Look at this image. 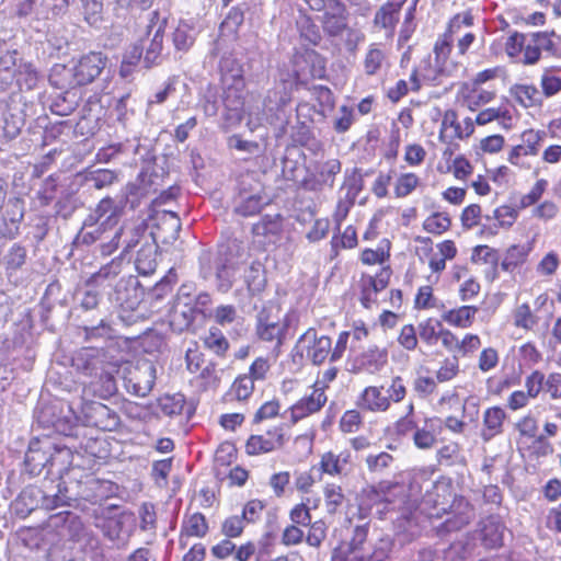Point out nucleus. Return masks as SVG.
Instances as JSON below:
<instances>
[{"label": "nucleus", "mask_w": 561, "mask_h": 561, "mask_svg": "<svg viewBox=\"0 0 561 561\" xmlns=\"http://www.w3.org/2000/svg\"><path fill=\"white\" fill-rule=\"evenodd\" d=\"M473 24L474 15L470 9L449 18L444 32L437 36L433 46L435 67L430 58L421 60L410 75L412 91L419 92L423 82L433 83L439 75L450 76L462 67L460 58L468 55L477 41V35L471 31L466 32L457 38L456 45L454 44L455 36L462 28L471 27Z\"/></svg>", "instance_id": "f257e3e1"}, {"label": "nucleus", "mask_w": 561, "mask_h": 561, "mask_svg": "<svg viewBox=\"0 0 561 561\" xmlns=\"http://www.w3.org/2000/svg\"><path fill=\"white\" fill-rule=\"evenodd\" d=\"M293 64V71L287 72L273 89L268 90L264 100L266 107L274 102L277 111L283 110L291 102L294 90L308 84L311 80L324 79L327 76L325 58L313 49L295 54Z\"/></svg>", "instance_id": "f03ea898"}, {"label": "nucleus", "mask_w": 561, "mask_h": 561, "mask_svg": "<svg viewBox=\"0 0 561 561\" xmlns=\"http://www.w3.org/2000/svg\"><path fill=\"white\" fill-rule=\"evenodd\" d=\"M554 31H538L529 34L513 31L504 42V50L508 59L524 67L536 66L542 59V51L554 55L558 44Z\"/></svg>", "instance_id": "7ed1b4c3"}, {"label": "nucleus", "mask_w": 561, "mask_h": 561, "mask_svg": "<svg viewBox=\"0 0 561 561\" xmlns=\"http://www.w3.org/2000/svg\"><path fill=\"white\" fill-rule=\"evenodd\" d=\"M414 242L417 244L415 254L422 263L427 265L430 271L426 277L435 280H440L447 268V263L453 262L459 255V249L454 239L434 242L431 237L415 236Z\"/></svg>", "instance_id": "20e7f679"}, {"label": "nucleus", "mask_w": 561, "mask_h": 561, "mask_svg": "<svg viewBox=\"0 0 561 561\" xmlns=\"http://www.w3.org/2000/svg\"><path fill=\"white\" fill-rule=\"evenodd\" d=\"M408 393L404 379L393 376L387 389L382 385L366 386L357 396L355 404L363 412L385 413L393 403L402 402Z\"/></svg>", "instance_id": "39448f33"}, {"label": "nucleus", "mask_w": 561, "mask_h": 561, "mask_svg": "<svg viewBox=\"0 0 561 561\" xmlns=\"http://www.w3.org/2000/svg\"><path fill=\"white\" fill-rule=\"evenodd\" d=\"M350 335V331H341L333 345V341L329 335H318L314 328H309L300 336L299 341L310 340L306 351L307 358L313 365L320 366L325 362L335 363L343 358L348 346Z\"/></svg>", "instance_id": "423d86ee"}, {"label": "nucleus", "mask_w": 561, "mask_h": 561, "mask_svg": "<svg viewBox=\"0 0 561 561\" xmlns=\"http://www.w3.org/2000/svg\"><path fill=\"white\" fill-rule=\"evenodd\" d=\"M288 323L280 316V307L276 305L263 306L256 314L255 335L257 340L273 346L275 357L280 353L285 342Z\"/></svg>", "instance_id": "0eeeda50"}, {"label": "nucleus", "mask_w": 561, "mask_h": 561, "mask_svg": "<svg viewBox=\"0 0 561 561\" xmlns=\"http://www.w3.org/2000/svg\"><path fill=\"white\" fill-rule=\"evenodd\" d=\"M291 439L290 425L277 423L262 433L249 435L244 444V453L250 457L273 454L283 450Z\"/></svg>", "instance_id": "6e6552de"}, {"label": "nucleus", "mask_w": 561, "mask_h": 561, "mask_svg": "<svg viewBox=\"0 0 561 561\" xmlns=\"http://www.w3.org/2000/svg\"><path fill=\"white\" fill-rule=\"evenodd\" d=\"M546 131L536 128H526L519 136V142L512 145L506 152V161L517 171L531 169L530 158L539 154Z\"/></svg>", "instance_id": "1a4fd4ad"}, {"label": "nucleus", "mask_w": 561, "mask_h": 561, "mask_svg": "<svg viewBox=\"0 0 561 561\" xmlns=\"http://www.w3.org/2000/svg\"><path fill=\"white\" fill-rule=\"evenodd\" d=\"M473 133L474 122L471 117H465L462 122H459L455 110L445 111L438 134L439 141L446 145L442 152L443 159L450 160L459 149V144L455 142V139L462 140L469 138Z\"/></svg>", "instance_id": "9d476101"}, {"label": "nucleus", "mask_w": 561, "mask_h": 561, "mask_svg": "<svg viewBox=\"0 0 561 561\" xmlns=\"http://www.w3.org/2000/svg\"><path fill=\"white\" fill-rule=\"evenodd\" d=\"M461 496L456 493L451 478L442 476L426 491L422 502L423 512L428 518L440 519L445 516L446 510Z\"/></svg>", "instance_id": "9b49d317"}, {"label": "nucleus", "mask_w": 561, "mask_h": 561, "mask_svg": "<svg viewBox=\"0 0 561 561\" xmlns=\"http://www.w3.org/2000/svg\"><path fill=\"white\" fill-rule=\"evenodd\" d=\"M392 270L383 266L376 274L362 273L356 283V291L360 306L364 309H371L378 300V294L385 290L391 278Z\"/></svg>", "instance_id": "f8f14e48"}, {"label": "nucleus", "mask_w": 561, "mask_h": 561, "mask_svg": "<svg viewBox=\"0 0 561 561\" xmlns=\"http://www.w3.org/2000/svg\"><path fill=\"white\" fill-rule=\"evenodd\" d=\"M311 391L288 407L289 425H296L316 414H319L328 402V394L312 386Z\"/></svg>", "instance_id": "ddd939ff"}, {"label": "nucleus", "mask_w": 561, "mask_h": 561, "mask_svg": "<svg viewBox=\"0 0 561 561\" xmlns=\"http://www.w3.org/2000/svg\"><path fill=\"white\" fill-rule=\"evenodd\" d=\"M284 220V216L280 214L262 216L251 227L253 242L257 243L263 250L277 244L283 238Z\"/></svg>", "instance_id": "4468645a"}, {"label": "nucleus", "mask_w": 561, "mask_h": 561, "mask_svg": "<svg viewBox=\"0 0 561 561\" xmlns=\"http://www.w3.org/2000/svg\"><path fill=\"white\" fill-rule=\"evenodd\" d=\"M368 530L367 525L355 526L350 540H341L333 548L330 561H366L364 546Z\"/></svg>", "instance_id": "2eb2a0df"}, {"label": "nucleus", "mask_w": 561, "mask_h": 561, "mask_svg": "<svg viewBox=\"0 0 561 561\" xmlns=\"http://www.w3.org/2000/svg\"><path fill=\"white\" fill-rule=\"evenodd\" d=\"M492 216H484V222L478 229L477 236L481 239L496 237L502 230L511 229L518 219V209L508 204L495 207Z\"/></svg>", "instance_id": "dca6fc26"}, {"label": "nucleus", "mask_w": 561, "mask_h": 561, "mask_svg": "<svg viewBox=\"0 0 561 561\" xmlns=\"http://www.w3.org/2000/svg\"><path fill=\"white\" fill-rule=\"evenodd\" d=\"M342 163L339 159L332 158L322 162H316L313 169L304 179L302 185L306 190L320 192L324 188H332L336 175L341 173Z\"/></svg>", "instance_id": "f3484780"}, {"label": "nucleus", "mask_w": 561, "mask_h": 561, "mask_svg": "<svg viewBox=\"0 0 561 561\" xmlns=\"http://www.w3.org/2000/svg\"><path fill=\"white\" fill-rule=\"evenodd\" d=\"M444 522L437 527L438 535L459 531L467 527L476 516L474 506L462 495L446 510Z\"/></svg>", "instance_id": "a211bd4d"}, {"label": "nucleus", "mask_w": 561, "mask_h": 561, "mask_svg": "<svg viewBox=\"0 0 561 561\" xmlns=\"http://www.w3.org/2000/svg\"><path fill=\"white\" fill-rule=\"evenodd\" d=\"M399 486L398 482L382 480L375 484H369L362 491L363 504L369 508H377V513H383L390 504L396 502L394 490Z\"/></svg>", "instance_id": "6ab92c4d"}, {"label": "nucleus", "mask_w": 561, "mask_h": 561, "mask_svg": "<svg viewBox=\"0 0 561 561\" xmlns=\"http://www.w3.org/2000/svg\"><path fill=\"white\" fill-rule=\"evenodd\" d=\"M107 58L101 51L83 55L73 68V78L79 85L93 82L105 68Z\"/></svg>", "instance_id": "aec40b11"}, {"label": "nucleus", "mask_w": 561, "mask_h": 561, "mask_svg": "<svg viewBox=\"0 0 561 561\" xmlns=\"http://www.w3.org/2000/svg\"><path fill=\"white\" fill-rule=\"evenodd\" d=\"M209 533V523L201 512H185L179 531V547L185 549L192 538L202 539Z\"/></svg>", "instance_id": "412c9836"}, {"label": "nucleus", "mask_w": 561, "mask_h": 561, "mask_svg": "<svg viewBox=\"0 0 561 561\" xmlns=\"http://www.w3.org/2000/svg\"><path fill=\"white\" fill-rule=\"evenodd\" d=\"M388 350L375 344L368 346L355 358L353 370L375 375L380 373L388 365Z\"/></svg>", "instance_id": "4be33fe9"}, {"label": "nucleus", "mask_w": 561, "mask_h": 561, "mask_svg": "<svg viewBox=\"0 0 561 561\" xmlns=\"http://www.w3.org/2000/svg\"><path fill=\"white\" fill-rule=\"evenodd\" d=\"M482 340L479 334L466 332L461 336L450 330L445 351L459 358H470L481 348Z\"/></svg>", "instance_id": "5701e85b"}, {"label": "nucleus", "mask_w": 561, "mask_h": 561, "mask_svg": "<svg viewBox=\"0 0 561 561\" xmlns=\"http://www.w3.org/2000/svg\"><path fill=\"white\" fill-rule=\"evenodd\" d=\"M496 96L495 91L486 90L473 82H465L457 92V100L469 111L476 112L481 106L489 104Z\"/></svg>", "instance_id": "b1692460"}, {"label": "nucleus", "mask_w": 561, "mask_h": 561, "mask_svg": "<svg viewBox=\"0 0 561 561\" xmlns=\"http://www.w3.org/2000/svg\"><path fill=\"white\" fill-rule=\"evenodd\" d=\"M479 310L477 305L463 304L444 310L440 314V319L449 328L468 330L474 325Z\"/></svg>", "instance_id": "393cba45"}, {"label": "nucleus", "mask_w": 561, "mask_h": 561, "mask_svg": "<svg viewBox=\"0 0 561 561\" xmlns=\"http://www.w3.org/2000/svg\"><path fill=\"white\" fill-rule=\"evenodd\" d=\"M516 448L523 458L530 461H539L554 453L552 443L542 434L516 442Z\"/></svg>", "instance_id": "a878e982"}, {"label": "nucleus", "mask_w": 561, "mask_h": 561, "mask_svg": "<svg viewBox=\"0 0 561 561\" xmlns=\"http://www.w3.org/2000/svg\"><path fill=\"white\" fill-rule=\"evenodd\" d=\"M450 330L451 329L443 325L442 319L438 320L432 317L422 320L417 324L419 336L423 344L426 346H434L439 342L444 350Z\"/></svg>", "instance_id": "bb28decb"}, {"label": "nucleus", "mask_w": 561, "mask_h": 561, "mask_svg": "<svg viewBox=\"0 0 561 561\" xmlns=\"http://www.w3.org/2000/svg\"><path fill=\"white\" fill-rule=\"evenodd\" d=\"M426 284L420 285L413 297V309L417 312L440 310L444 302L436 295V286L439 280L425 277Z\"/></svg>", "instance_id": "cd10ccee"}, {"label": "nucleus", "mask_w": 561, "mask_h": 561, "mask_svg": "<svg viewBox=\"0 0 561 561\" xmlns=\"http://www.w3.org/2000/svg\"><path fill=\"white\" fill-rule=\"evenodd\" d=\"M124 213V206L118 205L111 196H105L96 204L93 215L88 220L93 224L102 222L104 226L116 228Z\"/></svg>", "instance_id": "c85d7f7f"}, {"label": "nucleus", "mask_w": 561, "mask_h": 561, "mask_svg": "<svg viewBox=\"0 0 561 561\" xmlns=\"http://www.w3.org/2000/svg\"><path fill=\"white\" fill-rule=\"evenodd\" d=\"M352 454L348 449H344L339 454L328 450L321 455L318 469L322 474L340 477L344 473L345 467L352 465Z\"/></svg>", "instance_id": "c756f323"}, {"label": "nucleus", "mask_w": 561, "mask_h": 561, "mask_svg": "<svg viewBox=\"0 0 561 561\" xmlns=\"http://www.w3.org/2000/svg\"><path fill=\"white\" fill-rule=\"evenodd\" d=\"M473 122L474 125L477 124L479 126L497 122L499 126L504 130H511L515 124L514 115L507 105L483 108L478 112Z\"/></svg>", "instance_id": "7c9ffc66"}, {"label": "nucleus", "mask_w": 561, "mask_h": 561, "mask_svg": "<svg viewBox=\"0 0 561 561\" xmlns=\"http://www.w3.org/2000/svg\"><path fill=\"white\" fill-rule=\"evenodd\" d=\"M405 2L407 0H388L383 3L375 13V26L383 28L392 35L399 23L400 12Z\"/></svg>", "instance_id": "2f4dec72"}, {"label": "nucleus", "mask_w": 561, "mask_h": 561, "mask_svg": "<svg viewBox=\"0 0 561 561\" xmlns=\"http://www.w3.org/2000/svg\"><path fill=\"white\" fill-rule=\"evenodd\" d=\"M87 415L90 422L102 431H113L119 424V416L101 402H91Z\"/></svg>", "instance_id": "473e14b6"}, {"label": "nucleus", "mask_w": 561, "mask_h": 561, "mask_svg": "<svg viewBox=\"0 0 561 561\" xmlns=\"http://www.w3.org/2000/svg\"><path fill=\"white\" fill-rule=\"evenodd\" d=\"M392 243L388 238H382L375 249L364 248L360 250L358 260L364 266L379 265L390 266Z\"/></svg>", "instance_id": "72a5a7b5"}, {"label": "nucleus", "mask_w": 561, "mask_h": 561, "mask_svg": "<svg viewBox=\"0 0 561 561\" xmlns=\"http://www.w3.org/2000/svg\"><path fill=\"white\" fill-rule=\"evenodd\" d=\"M533 251L530 243H515L510 245L501 262V268L507 273H514L527 264Z\"/></svg>", "instance_id": "f704fd0d"}, {"label": "nucleus", "mask_w": 561, "mask_h": 561, "mask_svg": "<svg viewBox=\"0 0 561 561\" xmlns=\"http://www.w3.org/2000/svg\"><path fill=\"white\" fill-rule=\"evenodd\" d=\"M453 227V217L446 209L431 211L422 221V230L432 237H442Z\"/></svg>", "instance_id": "c9c22d12"}, {"label": "nucleus", "mask_w": 561, "mask_h": 561, "mask_svg": "<svg viewBox=\"0 0 561 561\" xmlns=\"http://www.w3.org/2000/svg\"><path fill=\"white\" fill-rule=\"evenodd\" d=\"M510 95L526 110L542 105V95L534 83H515L510 88Z\"/></svg>", "instance_id": "e433bc0d"}, {"label": "nucleus", "mask_w": 561, "mask_h": 561, "mask_svg": "<svg viewBox=\"0 0 561 561\" xmlns=\"http://www.w3.org/2000/svg\"><path fill=\"white\" fill-rule=\"evenodd\" d=\"M507 415L503 408L499 405L485 409L482 417L481 436L484 440H490L503 432L504 422Z\"/></svg>", "instance_id": "4c0bfd02"}, {"label": "nucleus", "mask_w": 561, "mask_h": 561, "mask_svg": "<svg viewBox=\"0 0 561 561\" xmlns=\"http://www.w3.org/2000/svg\"><path fill=\"white\" fill-rule=\"evenodd\" d=\"M447 164L443 168L440 164L437 167V171L442 174H451L453 178L460 182H467L473 174V163L463 154H454L450 160L445 159Z\"/></svg>", "instance_id": "58836bf2"}, {"label": "nucleus", "mask_w": 561, "mask_h": 561, "mask_svg": "<svg viewBox=\"0 0 561 561\" xmlns=\"http://www.w3.org/2000/svg\"><path fill=\"white\" fill-rule=\"evenodd\" d=\"M217 367L218 365L216 362L208 360L205 367L194 374L195 376L191 380L192 385L202 392L216 390L221 382Z\"/></svg>", "instance_id": "ea45409f"}, {"label": "nucleus", "mask_w": 561, "mask_h": 561, "mask_svg": "<svg viewBox=\"0 0 561 561\" xmlns=\"http://www.w3.org/2000/svg\"><path fill=\"white\" fill-rule=\"evenodd\" d=\"M439 427L436 426L435 417L424 420L422 427H417L413 433V443L416 448L427 450L433 448L437 443V434Z\"/></svg>", "instance_id": "a19ab883"}, {"label": "nucleus", "mask_w": 561, "mask_h": 561, "mask_svg": "<svg viewBox=\"0 0 561 561\" xmlns=\"http://www.w3.org/2000/svg\"><path fill=\"white\" fill-rule=\"evenodd\" d=\"M423 186L422 178L412 171L398 174L393 182V196L405 198Z\"/></svg>", "instance_id": "79ce46f5"}, {"label": "nucleus", "mask_w": 561, "mask_h": 561, "mask_svg": "<svg viewBox=\"0 0 561 561\" xmlns=\"http://www.w3.org/2000/svg\"><path fill=\"white\" fill-rule=\"evenodd\" d=\"M358 245L357 230L348 225L340 233H334L330 241L331 256L337 257L342 250H352Z\"/></svg>", "instance_id": "37998d69"}, {"label": "nucleus", "mask_w": 561, "mask_h": 561, "mask_svg": "<svg viewBox=\"0 0 561 561\" xmlns=\"http://www.w3.org/2000/svg\"><path fill=\"white\" fill-rule=\"evenodd\" d=\"M385 65H387V54L382 49L381 44H370L363 59L365 73L367 76H375Z\"/></svg>", "instance_id": "c03bdc74"}, {"label": "nucleus", "mask_w": 561, "mask_h": 561, "mask_svg": "<svg viewBox=\"0 0 561 561\" xmlns=\"http://www.w3.org/2000/svg\"><path fill=\"white\" fill-rule=\"evenodd\" d=\"M254 392V380L247 374L236 377L225 397L228 400L247 401Z\"/></svg>", "instance_id": "a18cd8bd"}, {"label": "nucleus", "mask_w": 561, "mask_h": 561, "mask_svg": "<svg viewBox=\"0 0 561 561\" xmlns=\"http://www.w3.org/2000/svg\"><path fill=\"white\" fill-rule=\"evenodd\" d=\"M203 345L216 356L225 358L230 344L222 331L217 327H210L207 334L202 337Z\"/></svg>", "instance_id": "49530a36"}, {"label": "nucleus", "mask_w": 561, "mask_h": 561, "mask_svg": "<svg viewBox=\"0 0 561 561\" xmlns=\"http://www.w3.org/2000/svg\"><path fill=\"white\" fill-rule=\"evenodd\" d=\"M323 499L325 512L335 515L340 512L346 501L343 488L334 482L325 483L323 486Z\"/></svg>", "instance_id": "de8ad7c7"}, {"label": "nucleus", "mask_w": 561, "mask_h": 561, "mask_svg": "<svg viewBox=\"0 0 561 561\" xmlns=\"http://www.w3.org/2000/svg\"><path fill=\"white\" fill-rule=\"evenodd\" d=\"M165 27L167 21L163 20L154 30L153 36L148 47L146 48L144 61L147 68H150L153 65H156L162 54Z\"/></svg>", "instance_id": "09e8293b"}, {"label": "nucleus", "mask_w": 561, "mask_h": 561, "mask_svg": "<svg viewBox=\"0 0 561 561\" xmlns=\"http://www.w3.org/2000/svg\"><path fill=\"white\" fill-rule=\"evenodd\" d=\"M483 210L479 203L466 205L459 214L460 227L463 231H472L483 225Z\"/></svg>", "instance_id": "8fccbe9b"}, {"label": "nucleus", "mask_w": 561, "mask_h": 561, "mask_svg": "<svg viewBox=\"0 0 561 561\" xmlns=\"http://www.w3.org/2000/svg\"><path fill=\"white\" fill-rule=\"evenodd\" d=\"M539 318L529 302L517 305L513 310V324L517 329L531 331L538 324Z\"/></svg>", "instance_id": "3c124183"}, {"label": "nucleus", "mask_w": 561, "mask_h": 561, "mask_svg": "<svg viewBox=\"0 0 561 561\" xmlns=\"http://www.w3.org/2000/svg\"><path fill=\"white\" fill-rule=\"evenodd\" d=\"M540 93L546 99L553 98L561 92V76L553 67L545 68L540 75Z\"/></svg>", "instance_id": "603ef678"}, {"label": "nucleus", "mask_w": 561, "mask_h": 561, "mask_svg": "<svg viewBox=\"0 0 561 561\" xmlns=\"http://www.w3.org/2000/svg\"><path fill=\"white\" fill-rule=\"evenodd\" d=\"M362 412L357 407L345 410L339 421V431L342 434L357 433L364 425Z\"/></svg>", "instance_id": "864d4df0"}, {"label": "nucleus", "mask_w": 561, "mask_h": 561, "mask_svg": "<svg viewBox=\"0 0 561 561\" xmlns=\"http://www.w3.org/2000/svg\"><path fill=\"white\" fill-rule=\"evenodd\" d=\"M502 525L497 522L488 520L481 528V541L488 549H495L503 543Z\"/></svg>", "instance_id": "5fc2aeb1"}, {"label": "nucleus", "mask_w": 561, "mask_h": 561, "mask_svg": "<svg viewBox=\"0 0 561 561\" xmlns=\"http://www.w3.org/2000/svg\"><path fill=\"white\" fill-rule=\"evenodd\" d=\"M505 147V137L501 134L488 135L479 140L474 151L477 156L497 154Z\"/></svg>", "instance_id": "6e6d98bb"}, {"label": "nucleus", "mask_w": 561, "mask_h": 561, "mask_svg": "<svg viewBox=\"0 0 561 561\" xmlns=\"http://www.w3.org/2000/svg\"><path fill=\"white\" fill-rule=\"evenodd\" d=\"M548 184L546 179L536 180L529 192L520 196L518 205L515 208L519 211L520 209H526L531 206L535 207L546 193Z\"/></svg>", "instance_id": "4d7b16f0"}, {"label": "nucleus", "mask_w": 561, "mask_h": 561, "mask_svg": "<svg viewBox=\"0 0 561 561\" xmlns=\"http://www.w3.org/2000/svg\"><path fill=\"white\" fill-rule=\"evenodd\" d=\"M135 265L139 274L150 275L157 267L156 251L151 245H145L139 249L135 260Z\"/></svg>", "instance_id": "13d9d810"}, {"label": "nucleus", "mask_w": 561, "mask_h": 561, "mask_svg": "<svg viewBox=\"0 0 561 561\" xmlns=\"http://www.w3.org/2000/svg\"><path fill=\"white\" fill-rule=\"evenodd\" d=\"M515 430L517 432L516 442H523L538 435L539 422L533 413L528 412L517 420Z\"/></svg>", "instance_id": "bf43d9fd"}, {"label": "nucleus", "mask_w": 561, "mask_h": 561, "mask_svg": "<svg viewBox=\"0 0 561 561\" xmlns=\"http://www.w3.org/2000/svg\"><path fill=\"white\" fill-rule=\"evenodd\" d=\"M280 409L282 404L278 399L274 398L263 402L252 416V425H259L265 421L276 419L280 414Z\"/></svg>", "instance_id": "052dcab7"}, {"label": "nucleus", "mask_w": 561, "mask_h": 561, "mask_svg": "<svg viewBox=\"0 0 561 561\" xmlns=\"http://www.w3.org/2000/svg\"><path fill=\"white\" fill-rule=\"evenodd\" d=\"M185 402V397L181 393L164 394L158 400L161 412L168 416L182 414Z\"/></svg>", "instance_id": "680f3d73"}, {"label": "nucleus", "mask_w": 561, "mask_h": 561, "mask_svg": "<svg viewBox=\"0 0 561 561\" xmlns=\"http://www.w3.org/2000/svg\"><path fill=\"white\" fill-rule=\"evenodd\" d=\"M560 214L559 205L552 199L539 201L531 210V217L541 222L554 220Z\"/></svg>", "instance_id": "e2e57ef3"}, {"label": "nucleus", "mask_w": 561, "mask_h": 561, "mask_svg": "<svg viewBox=\"0 0 561 561\" xmlns=\"http://www.w3.org/2000/svg\"><path fill=\"white\" fill-rule=\"evenodd\" d=\"M244 21V12L239 7H232L220 24V31L224 35L237 36L239 27Z\"/></svg>", "instance_id": "0e129e2a"}, {"label": "nucleus", "mask_w": 561, "mask_h": 561, "mask_svg": "<svg viewBox=\"0 0 561 561\" xmlns=\"http://www.w3.org/2000/svg\"><path fill=\"white\" fill-rule=\"evenodd\" d=\"M460 374V364L456 357L445 358L437 370L435 371V379L437 383L449 382L458 377Z\"/></svg>", "instance_id": "69168bd1"}, {"label": "nucleus", "mask_w": 561, "mask_h": 561, "mask_svg": "<svg viewBox=\"0 0 561 561\" xmlns=\"http://www.w3.org/2000/svg\"><path fill=\"white\" fill-rule=\"evenodd\" d=\"M245 525L241 515H229L221 522L220 533L230 539L239 538L243 535Z\"/></svg>", "instance_id": "338daca9"}, {"label": "nucleus", "mask_w": 561, "mask_h": 561, "mask_svg": "<svg viewBox=\"0 0 561 561\" xmlns=\"http://www.w3.org/2000/svg\"><path fill=\"white\" fill-rule=\"evenodd\" d=\"M435 377L417 375L412 382L413 391L421 399H427L437 392L438 386Z\"/></svg>", "instance_id": "774afa93"}]
</instances>
